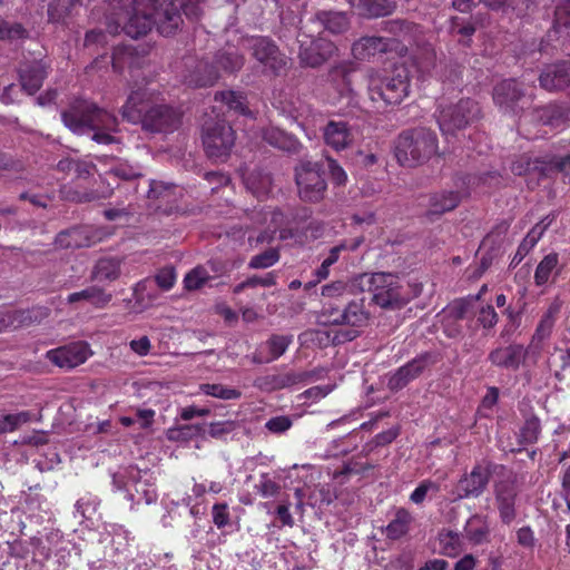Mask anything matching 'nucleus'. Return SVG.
Segmentation results:
<instances>
[{
	"mask_svg": "<svg viewBox=\"0 0 570 570\" xmlns=\"http://www.w3.org/2000/svg\"><path fill=\"white\" fill-rule=\"evenodd\" d=\"M181 22L177 8L170 0H135L130 12L117 13L108 23V32L116 35L124 30L129 37L146 35L154 24L164 36H170Z\"/></svg>",
	"mask_w": 570,
	"mask_h": 570,
	"instance_id": "nucleus-1",
	"label": "nucleus"
},
{
	"mask_svg": "<svg viewBox=\"0 0 570 570\" xmlns=\"http://www.w3.org/2000/svg\"><path fill=\"white\" fill-rule=\"evenodd\" d=\"M122 117L134 124L142 122L154 131H171L180 121V115L173 108L159 104V96L148 88L130 92L122 107Z\"/></svg>",
	"mask_w": 570,
	"mask_h": 570,
	"instance_id": "nucleus-2",
	"label": "nucleus"
},
{
	"mask_svg": "<svg viewBox=\"0 0 570 570\" xmlns=\"http://www.w3.org/2000/svg\"><path fill=\"white\" fill-rule=\"evenodd\" d=\"M61 118L65 125L76 134H83L86 129L92 130V140L98 144L116 142L111 132L116 131L117 118L95 104L82 102L72 111L63 112Z\"/></svg>",
	"mask_w": 570,
	"mask_h": 570,
	"instance_id": "nucleus-3",
	"label": "nucleus"
},
{
	"mask_svg": "<svg viewBox=\"0 0 570 570\" xmlns=\"http://www.w3.org/2000/svg\"><path fill=\"white\" fill-rule=\"evenodd\" d=\"M352 286L363 292L365 286L373 295V302L383 308H399L410 297L402 291L397 276L390 273L362 274L352 279Z\"/></svg>",
	"mask_w": 570,
	"mask_h": 570,
	"instance_id": "nucleus-4",
	"label": "nucleus"
},
{
	"mask_svg": "<svg viewBox=\"0 0 570 570\" xmlns=\"http://www.w3.org/2000/svg\"><path fill=\"white\" fill-rule=\"evenodd\" d=\"M409 72L404 66L373 73L368 79L370 98L382 106L400 104L409 95Z\"/></svg>",
	"mask_w": 570,
	"mask_h": 570,
	"instance_id": "nucleus-5",
	"label": "nucleus"
},
{
	"mask_svg": "<svg viewBox=\"0 0 570 570\" xmlns=\"http://www.w3.org/2000/svg\"><path fill=\"white\" fill-rule=\"evenodd\" d=\"M438 150L435 135L425 128L400 135L395 145V157L402 166H415L428 160Z\"/></svg>",
	"mask_w": 570,
	"mask_h": 570,
	"instance_id": "nucleus-6",
	"label": "nucleus"
},
{
	"mask_svg": "<svg viewBox=\"0 0 570 570\" xmlns=\"http://www.w3.org/2000/svg\"><path fill=\"white\" fill-rule=\"evenodd\" d=\"M112 483L126 492V498L134 503L151 504L157 500V490L153 473L136 466L120 469L112 475Z\"/></svg>",
	"mask_w": 570,
	"mask_h": 570,
	"instance_id": "nucleus-7",
	"label": "nucleus"
},
{
	"mask_svg": "<svg viewBox=\"0 0 570 570\" xmlns=\"http://www.w3.org/2000/svg\"><path fill=\"white\" fill-rule=\"evenodd\" d=\"M216 65L212 66L205 61L196 62L194 69L185 76V82L191 87L212 86L219 78L218 68L225 72H235L243 67L244 58L228 49L216 57Z\"/></svg>",
	"mask_w": 570,
	"mask_h": 570,
	"instance_id": "nucleus-8",
	"label": "nucleus"
},
{
	"mask_svg": "<svg viewBox=\"0 0 570 570\" xmlns=\"http://www.w3.org/2000/svg\"><path fill=\"white\" fill-rule=\"evenodd\" d=\"M478 104L471 99H461L456 104L442 107L438 116V122L445 139L450 141L456 132L464 129L479 117Z\"/></svg>",
	"mask_w": 570,
	"mask_h": 570,
	"instance_id": "nucleus-9",
	"label": "nucleus"
},
{
	"mask_svg": "<svg viewBox=\"0 0 570 570\" xmlns=\"http://www.w3.org/2000/svg\"><path fill=\"white\" fill-rule=\"evenodd\" d=\"M235 142V132L225 121H206L203 126V144L208 157L225 159Z\"/></svg>",
	"mask_w": 570,
	"mask_h": 570,
	"instance_id": "nucleus-10",
	"label": "nucleus"
},
{
	"mask_svg": "<svg viewBox=\"0 0 570 570\" xmlns=\"http://www.w3.org/2000/svg\"><path fill=\"white\" fill-rule=\"evenodd\" d=\"M296 184L301 198L306 202L321 200L326 189V183L320 174L318 166L309 161L296 168Z\"/></svg>",
	"mask_w": 570,
	"mask_h": 570,
	"instance_id": "nucleus-11",
	"label": "nucleus"
},
{
	"mask_svg": "<svg viewBox=\"0 0 570 570\" xmlns=\"http://www.w3.org/2000/svg\"><path fill=\"white\" fill-rule=\"evenodd\" d=\"M493 101L503 111L518 114L529 104L515 80L509 79L498 83L493 89Z\"/></svg>",
	"mask_w": 570,
	"mask_h": 570,
	"instance_id": "nucleus-12",
	"label": "nucleus"
},
{
	"mask_svg": "<svg viewBox=\"0 0 570 570\" xmlns=\"http://www.w3.org/2000/svg\"><path fill=\"white\" fill-rule=\"evenodd\" d=\"M92 355L86 342H75L47 352L46 357L62 368H72L85 363Z\"/></svg>",
	"mask_w": 570,
	"mask_h": 570,
	"instance_id": "nucleus-13",
	"label": "nucleus"
},
{
	"mask_svg": "<svg viewBox=\"0 0 570 570\" xmlns=\"http://www.w3.org/2000/svg\"><path fill=\"white\" fill-rule=\"evenodd\" d=\"M298 42L301 62L309 67L320 66L336 50L331 41L322 37L309 39L307 36H303Z\"/></svg>",
	"mask_w": 570,
	"mask_h": 570,
	"instance_id": "nucleus-14",
	"label": "nucleus"
},
{
	"mask_svg": "<svg viewBox=\"0 0 570 570\" xmlns=\"http://www.w3.org/2000/svg\"><path fill=\"white\" fill-rule=\"evenodd\" d=\"M250 42L254 57L267 70L278 73L286 66V57L282 55L277 47L268 39L254 38Z\"/></svg>",
	"mask_w": 570,
	"mask_h": 570,
	"instance_id": "nucleus-15",
	"label": "nucleus"
},
{
	"mask_svg": "<svg viewBox=\"0 0 570 570\" xmlns=\"http://www.w3.org/2000/svg\"><path fill=\"white\" fill-rule=\"evenodd\" d=\"M353 66L342 63L334 67L328 73V86L336 95L330 98L331 104H336L342 99H350L353 95Z\"/></svg>",
	"mask_w": 570,
	"mask_h": 570,
	"instance_id": "nucleus-16",
	"label": "nucleus"
},
{
	"mask_svg": "<svg viewBox=\"0 0 570 570\" xmlns=\"http://www.w3.org/2000/svg\"><path fill=\"white\" fill-rule=\"evenodd\" d=\"M490 478L487 466L475 465L469 474H465L456 485V498L479 497L485 489Z\"/></svg>",
	"mask_w": 570,
	"mask_h": 570,
	"instance_id": "nucleus-17",
	"label": "nucleus"
},
{
	"mask_svg": "<svg viewBox=\"0 0 570 570\" xmlns=\"http://www.w3.org/2000/svg\"><path fill=\"white\" fill-rule=\"evenodd\" d=\"M324 322L332 324H345L353 327L362 326L367 321V313L361 303L352 302L341 312L338 308H326L323 313Z\"/></svg>",
	"mask_w": 570,
	"mask_h": 570,
	"instance_id": "nucleus-18",
	"label": "nucleus"
},
{
	"mask_svg": "<svg viewBox=\"0 0 570 570\" xmlns=\"http://www.w3.org/2000/svg\"><path fill=\"white\" fill-rule=\"evenodd\" d=\"M517 488L513 482L503 481L495 487V504L503 523L510 524L517 517Z\"/></svg>",
	"mask_w": 570,
	"mask_h": 570,
	"instance_id": "nucleus-19",
	"label": "nucleus"
},
{
	"mask_svg": "<svg viewBox=\"0 0 570 570\" xmlns=\"http://www.w3.org/2000/svg\"><path fill=\"white\" fill-rule=\"evenodd\" d=\"M323 138L328 147L340 151L352 145L354 132L346 121L331 120L323 128Z\"/></svg>",
	"mask_w": 570,
	"mask_h": 570,
	"instance_id": "nucleus-20",
	"label": "nucleus"
},
{
	"mask_svg": "<svg viewBox=\"0 0 570 570\" xmlns=\"http://www.w3.org/2000/svg\"><path fill=\"white\" fill-rule=\"evenodd\" d=\"M285 216L281 212L266 210L262 214L261 225L264 230L256 237V244L269 243L274 235L278 232L281 239H287L292 236V233L287 228H283L285 224Z\"/></svg>",
	"mask_w": 570,
	"mask_h": 570,
	"instance_id": "nucleus-21",
	"label": "nucleus"
},
{
	"mask_svg": "<svg viewBox=\"0 0 570 570\" xmlns=\"http://www.w3.org/2000/svg\"><path fill=\"white\" fill-rule=\"evenodd\" d=\"M527 353L522 345L511 344L493 350L489 354V360L495 366L517 370L524 362Z\"/></svg>",
	"mask_w": 570,
	"mask_h": 570,
	"instance_id": "nucleus-22",
	"label": "nucleus"
},
{
	"mask_svg": "<svg viewBox=\"0 0 570 570\" xmlns=\"http://www.w3.org/2000/svg\"><path fill=\"white\" fill-rule=\"evenodd\" d=\"M395 40L383 37H364L352 46V53L356 59L365 60L377 53L391 51Z\"/></svg>",
	"mask_w": 570,
	"mask_h": 570,
	"instance_id": "nucleus-23",
	"label": "nucleus"
},
{
	"mask_svg": "<svg viewBox=\"0 0 570 570\" xmlns=\"http://www.w3.org/2000/svg\"><path fill=\"white\" fill-rule=\"evenodd\" d=\"M540 85L549 91L570 87V62H561L547 67L540 75Z\"/></svg>",
	"mask_w": 570,
	"mask_h": 570,
	"instance_id": "nucleus-24",
	"label": "nucleus"
},
{
	"mask_svg": "<svg viewBox=\"0 0 570 570\" xmlns=\"http://www.w3.org/2000/svg\"><path fill=\"white\" fill-rule=\"evenodd\" d=\"M46 67L42 61L37 60L31 63H24L20 68V83L22 89L33 95L42 86L46 78Z\"/></svg>",
	"mask_w": 570,
	"mask_h": 570,
	"instance_id": "nucleus-25",
	"label": "nucleus"
},
{
	"mask_svg": "<svg viewBox=\"0 0 570 570\" xmlns=\"http://www.w3.org/2000/svg\"><path fill=\"white\" fill-rule=\"evenodd\" d=\"M426 365L425 357L415 358L404 366L400 367L389 380V386L392 390H400L410 381L417 377Z\"/></svg>",
	"mask_w": 570,
	"mask_h": 570,
	"instance_id": "nucleus-26",
	"label": "nucleus"
},
{
	"mask_svg": "<svg viewBox=\"0 0 570 570\" xmlns=\"http://www.w3.org/2000/svg\"><path fill=\"white\" fill-rule=\"evenodd\" d=\"M426 365L425 357L415 358L404 366L400 367L389 380V386L392 390H400L410 381L417 377Z\"/></svg>",
	"mask_w": 570,
	"mask_h": 570,
	"instance_id": "nucleus-27",
	"label": "nucleus"
},
{
	"mask_svg": "<svg viewBox=\"0 0 570 570\" xmlns=\"http://www.w3.org/2000/svg\"><path fill=\"white\" fill-rule=\"evenodd\" d=\"M553 219V215H548L529 230L522 243L519 245L515 255V257L519 256V261H521L537 245Z\"/></svg>",
	"mask_w": 570,
	"mask_h": 570,
	"instance_id": "nucleus-28",
	"label": "nucleus"
},
{
	"mask_svg": "<svg viewBox=\"0 0 570 570\" xmlns=\"http://www.w3.org/2000/svg\"><path fill=\"white\" fill-rule=\"evenodd\" d=\"M244 184L249 193L257 198L266 197L272 188V178L268 174L254 170L244 176Z\"/></svg>",
	"mask_w": 570,
	"mask_h": 570,
	"instance_id": "nucleus-29",
	"label": "nucleus"
},
{
	"mask_svg": "<svg viewBox=\"0 0 570 570\" xmlns=\"http://www.w3.org/2000/svg\"><path fill=\"white\" fill-rule=\"evenodd\" d=\"M559 256L557 253L546 255L538 264L534 272V283L537 286H543L550 279L559 274Z\"/></svg>",
	"mask_w": 570,
	"mask_h": 570,
	"instance_id": "nucleus-30",
	"label": "nucleus"
},
{
	"mask_svg": "<svg viewBox=\"0 0 570 570\" xmlns=\"http://www.w3.org/2000/svg\"><path fill=\"white\" fill-rule=\"evenodd\" d=\"M111 294L105 293L101 288L97 286H90L80 292L71 293L67 301L68 303L87 301L95 307L102 308L111 301Z\"/></svg>",
	"mask_w": 570,
	"mask_h": 570,
	"instance_id": "nucleus-31",
	"label": "nucleus"
},
{
	"mask_svg": "<svg viewBox=\"0 0 570 570\" xmlns=\"http://www.w3.org/2000/svg\"><path fill=\"white\" fill-rule=\"evenodd\" d=\"M465 537L474 544H480L488 539L489 525L484 517L472 515L464 527Z\"/></svg>",
	"mask_w": 570,
	"mask_h": 570,
	"instance_id": "nucleus-32",
	"label": "nucleus"
},
{
	"mask_svg": "<svg viewBox=\"0 0 570 570\" xmlns=\"http://www.w3.org/2000/svg\"><path fill=\"white\" fill-rule=\"evenodd\" d=\"M411 522V513L405 509H399L385 528L386 537L393 540L400 539L407 533Z\"/></svg>",
	"mask_w": 570,
	"mask_h": 570,
	"instance_id": "nucleus-33",
	"label": "nucleus"
},
{
	"mask_svg": "<svg viewBox=\"0 0 570 570\" xmlns=\"http://www.w3.org/2000/svg\"><path fill=\"white\" fill-rule=\"evenodd\" d=\"M264 139L279 149L296 151L299 142L289 134L279 128H269L264 132Z\"/></svg>",
	"mask_w": 570,
	"mask_h": 570,
	"instance_id": "nucleus-34",
	"label": "nucleus"
},
{
	"mask_svg": "<svg viewBox=\"0 0 570 570\" xmlns=\"http://www.w3.org/2000/svg\"><path fill=\"white\" fill-rule=\"evenodd\" d=\"M460 196L453 191H443L435 194L430 198L429 213L432 215L442 214L448 210H452L458 206Z\"/></svg>",
	"mask_w": 570,
	"mask_h": 570,
	"instance_id": "nucleus-35",
	"label": "nucleus"
},
{
	"mask_svg": "<svg viewBox=\"0 0 570 570\" xmlns=\"http://www.w3.org/2000/svg\"><path fill=\"white\" fill-rule=\"evenodd\" d=\"M541 175L560 173L570 179V153L564 155H552L543 159Z\"/></svg>",
	"mask_w": 570,
	"mask_h": 570,
	"instance_id": "nucleus-36",
	"label": "nucleus"
},
{
	"mask_svg": "<svg viewBox=\"0 0 570 570\" xmlns=\"http://www.w3.org/2000/svg\"><path fill=\"white\" fill-rule=\"evenodd\" d=\"M56 243L60 247L65 248L82 247L91 244L90 239L87 237L86 228H72L70 230L62 232L57 236Z\"/></svg>",
	"mask_w": 570,
	"mask_h": 570,
	"instance_id": "nucleus-37",
	"label": "nucleus"
},
{
	"mask_svg": "<svg viewBox=\"0 0 570 570\" xmlns=\"http://www.w3.org/2000/svg\"><path fill=\"white\" fill-rule=\"evenodd\" d=\"M120 274V262L114 258L98 261L94 271V278L98 282H111Z\"/></svg>",
	"mask_w": 570,
	"mask_h": 570,
	"instance_id": "nucleus-38",
	"label": "nucleus"
},
{
	"mask_svg": "<svg viewBox=\"0 0 570 570\" xmlns=\"http://www.w3.org/2000/svg\"><path fill=\"white\" fill-rule=\"evenodd\" d=\"M78 0H51L48 7V18L52 23L65 22Z\"/></svg>",
	"mask_w": 570,
	"mask_h": 570,
	"instance_id": "nucleus-39",
	"label": "nucleus"
},
{
	"mask_svg": "<svg viewBox=\"0 0 570 570\" xmlns=\"http://www.w3.org/2000/svg\"><path fill=\"white\" fill-rule=\"evenodd\" d=\"M35 414L30 411H21L14 414H6L0 417V434L13 432L19 426L32 421Z\"/></svg>",
	"mask_w": 570,
	"mask_h": 570,
	"instance_id": "nucleus-40",
	"label": "nucleus"
},
{
	"mask_svg": "<svg viewBox=\"0 0 570 570\" xmlns=\"http://www.w3.org/2000/svg\"><path fill=\"white\" fill-rule=\"evenodd\" d=\"M318 18L324 28L332 33L343 32L348 27V19L343 12H322Z\"/></svg>",
	"mask_w": 570,
	"mask_h": 570,
	"instance_id": "nucleus-41",
	"label": "nucleus"
},
{
	"mask_svg": "<svg viewBox=\"0 0 570 570\" xmlns=\"http://www.w3.org/2000/svg\"><path fill=\"white\" fill-rule=\"evenodd\" d=\"M199 390L203 394L220 400H237L240 397V391L223 384H200Z\"/></svg>",
	"mask_w": 570,
	"mask_h": 570,
	"instance_id": "nucleus-42",
	"label": "nucleus"
},
{
	"mask_svg": "<svg viewBox=\"0 0 570 570\" xmlns=\"http://www.w3.org/2000/svg\"><path fill=\"white\" fill-rule=\"evenodd\" d=\"M440 551L449 557H455L461 551V539L459 533L446 530L439 534Z\"/></svg>",
	"mask_w": 570,
	"mask_h": 570,
	"instance_id": "nucleus-43",
	"label": "nucleus"
},
{
	"mask_svg": "<svg viewBox=\"0 0 570 570\" xmlns=\"http://www.w3.org/2000/svg\"><path fill=\"white\" fill-rule=\"evenodd\" d=\"M215 100L224 104L228 110H234L243 115L247 114L245 98L239 92L232 90L220 91L216 94Z\"/></svg>",
	"mask_w": 570,
	"mask_h": 570,
	"instance_id": "nucleus-44",
	"label": "nucleus"
},
{
	"mask_svg": "<svg viewBox=\"0 0 570 570\" xmlns=\"http://www.w3.org/2000/svg\"><path fill=\"white\" fill-rule=\"evenodd\" d=\"M534 117L543 125L552 128L561 127L564 121L560 109L556 106H547L535 109Z\"/></svg>",
	"mask_w": 570,
	"mask_h": 570,
	"instance_id": "nucleus-45",
	"label": "nucleus"
},
{
	"mask_svg": "<svg viewBox=\"0 0 570 570\" xmlns=\"http://www.w3.org/2000/svg\"><path fill=\"white\" fill-rule=\"evenodd\" d=\"M209 279L208 271L204 266H197L186 274L184 286L188 291H196L202 288Z\"/></svg>",
	"mask_w": 570,
	"mask_h": 570,
	"instance_id": "nucleus-46",
	"label": "nucleus"
},
{
	"mask_svg": "<svg viewBox=\"0 0 570 570\" xmlns=\"http://www.w3.org/2000/svg\"><path fill=\"white\" fill-rule=\"evenodd\" d=\"M360 3L370 17L387 16L394 9V3L390 0H360Z\"/></svg>",
	"mask_w": 570,
	"mask_h": 570,
	"instance_id": "nucleus-47",
	"label": "nucleus"
},
{
	"mask_svg": "<svg viewBox=\"0 0 570 570\" xmlns=\"http://www.w3.org/2000/svg\"><path fill=\"white\" fill-rule=\"evenodd\" d=\"M557 308H549V311L541 318L532 337L531 346L546 340L554 325V314Z\"/></svg>",
	"mask_w": 570,
	"mask_h": 570,
	"instance_id": "nucleus-48",
	"label": "nucleus"
},
{
	"mask_svg": "<svg viewBox=\"0 0 570 570\" xmlns=\"http://www.w3.org/2000/svg\"><path fill=\"white\" fill-rule=\"evenodd\" d=\"M293 337L288 335H274L266 342V348L269 352V357L266 361L278 358L285 353Z\"/></svg>",
	"mask_w": 570,
	"mask_h": 570,
	"instance_id": "nucleus-49",
	"label": "nucleus"
},
{
	"mask_svg": "<svg viewBox=\"0 0 570 570\" xmlns=\"http://www.w3.org/2000/svg\"><path fill=\"white\" fill-rule=\"evenodd\" d=\"M543 159H534L532 160L528 156H521L515 161L512 163L511 170L513 174L518 176L530 174L531 171H540L543 166Z\"/></svg>",
	"mask_w": 570,
	"mask_h": 570,
	"instance_id": "nucleus-50",
	"label": "nucleus"
},
{
	"mask_svg": "<svg viewBox=\"0 0 570 570\" xmlns=\"http://www.w3.org/2000/svg\"><path fill=\"white\" fill-rule=\"evenodd\" d=\"M440 490V485L431 480L422 481L415 490L411 493L410 500L414 504H421L429 493H438Z\"/></svg>",
	"mask_w": 570,
	"mask_h": 570,
	"instance_id": "nucleus-51",
	"label": "nucleus"
},
{
	"mask_svg": "<svg viewBox=\"0 0 570 570\" xmlns=\"http://www.w3.org/2000/svg\"><path fill=\"white\" fill-rule=\"evenodd\" d=\"M23 315V312L14 309L0 311V332L20 326L24 320Z\"/></svg>",
	"mask_w": 570,
	"mask_h": 570,
	"instance_id": "nucleus-52",
	"label": "nucleus"
},
{
	"mask_svg": "<svg viewBox=\"0 0 570 570\" xmlns=\"http://www.w3.org/2000/svg\"><path fill=\"white\" fill-rule=\"evenodd\" d=\"M279 259L278 252L276 249H268L262 254L254 256L249 262L250 268H267L273 266Z\"/></svg>",
	"mask_w": 570,
	"mask_h": 570,
	"instance_id": "nucleus-53",
	"label": "nucleus"
},
{
	"mask_svg": "<svg viewBox=\"0 0 570 570\" xmlns=\"http://www.w3.org/2000/svg\"><path fill=\"white\" fill-rule=\"evenodd\" d=\"M26 30L19 23H9L0 21V39L17 40L24 37Z\"/></svg>",
	"mask_w": 570,
	"mask_h": 570,
	"instance_id": "nucleus-54",
	"label": "nucleus"
},
{
	"mask_svg": "<svg viewBox=\"0 0 570 570\" xmlns=\"http://www.w3.org/2000/svg\"><path fill=\"white\" fill-rule=\"evenodd\" d=\"M356 289H358V287H353L352 281L350 282V284H345L341 281H337L323 286L322 295L326 297H335L343 295L345 292L355 293Z\"/></svg>",
	"mask_w": 570,
	"mask_h": 570,
	"instance_id": "nucleus-55",
	"label": "nucleus"
},
{
	"mask_svg": "<svg viewBox=\"0 0 570 570\" xmlns=\"http://www.w3.org/2000/svg\"><path fill=\"white\" fill-rule=\"evenodd\" d=\"M212 518L214 524L218 529H223L229 524L230 515L226 503H216L212 508Z\"/></svg>",
	"mask_w": 570,
	"mask_h": 570,
	"instance_id": "nucleus-56",
	"label": "nucleus"
},
{
	"mask_svg": "<svg viewBox=\"0 0 570 570\" xmlns=\"http://www.w3.org/2000/svg\"><path fill=\"white\" fill-rule=\"evenodd\" d=\"M256 490L263 498H272L277 494L279 487L267 474H262Z\"/></svg>",
	"mask_w": 570,
	"mask_h": 570,
	"instance_id": "nucleus-57",
	"label": "nucleus"
},
{
	"mask_svg": "<svg viewBox=\"0 0 570 570\" xmlns=\"http://www.w3.org/2000/svg\"><path fill=\"white\" fill-rule=\"evenodd\" d=\"M540 433V423L537 420H529L524 423L520 431L521 441L524 443H533L538 440Z\"/></svg>",
	"mask_w": 570,
	"mask_h": 570,
	"instance_id": "nucleus-58",
	"label": "nucleus"
},
{
	"mask_svg": "<svg viewBox=\"0 0 570 570\" xmlns=\"http://www.w3.org/2000/svg\"><path fill=\"white\" fill-rule=\"evenodd\" d=\"M292 420L288 416L281 415L269 419L265 423V428L274 434H281L286 432L292 426Z\"/></svg>",
	"mask_w": 570,
	"mask_h": 570,
	"instance_id": "nucleus-59",
	"label": "nucleus"
},
{
	"mask_svg": "<svg viewBox=\"0 0 570 570\" xmlns=\"http://www.w3.org/2000/svg\"><path fill=\"white\" fill-rule=\"evenodd\" d=\"M478 322L484 328H491L498 322V314L491 305L482 306L479 311Z\"/></svg>",
	"mask_w": 570,
	"mask_h": 570,
	"instance_id": "nucleus-60",
	"label": "nucleus"
},
{
	"mask_svg": "<svg viewBox=\"0 0 570 570\" xmlns=\"http://www.w3.org/2000/svg\"><path fill=\"white\" fill-rule=\"evenodd\" d=\"M176 282V273L173 267H166L156 275V283L165 291L170 289Z\"/></svg>",
	"mask_w": 570,
	"mask_h": 570,
	"instance_id": "nucleus-61",
	"label": "nucleus"
},
{
	"mask_svg": "<svg viewBox=\"0 0 570 570\" xmlns=\"http://www.w3.org/2000/svg\"><path fill=\"white\" fill-rule=\"evenodd\" d=\"M171 188H175L170 184H165L163 181L153 180L149 184L148 197L149 198H166L168 197Z\"/></svg>",
	"mask_w": 570,
	"mask_h": 570,
	"instance_id": "nucleus-62",
	"label": "nucleus"
},
{
	"mask_svg": "<svg viewBox=\"0 0 570 570\" xmlns=\"http://www.w3.org/2000/svg\"><path fill=\"white\" fill-rule=\"evenodd\" d=\"M235 428L234 422L232 421H223V422H212L208 425V434L213 438H220L225 434L230 433Z\"/></svg>",
	"mask_w": 570,
	"mask_h": 570,
	"instance_id": "nucleus-63",
	"label": "nucleus"
},
{
	"mask_svg": "<svg viewBox=\"0 0 570 570\" xmlns=\"http://www.w3.org/2000/svg\"><path fill=\"white\" fill-rule=\"evenodd\" d=\"M129 346L135 354L146 356L151 350V342L147 336H141L137 340L130 341Z\"/></svg>",
	"mask_w": 570,
	"mask_h": 570,
	"instance_id": "nucleus-64",
	"label": "nucleus"
}]
</instances>
